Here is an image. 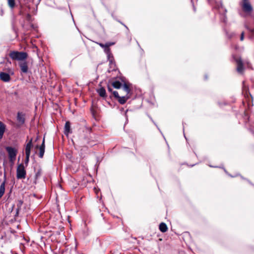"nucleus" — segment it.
Returning <instances> with one entry per match:
<instances>
[{
	"label": "nucleus",
	"mask_w": 254,
	"mask_h": 254,
	"mask_svg": "<svg viewBox=\"0 0 254 254\" xmlns=\"http://www.w3.org/2000/svg\"><path fill=\"white\" fill-rule=\"evenodd\" d=\"M6 150L8 152L9 157L11 161H13L15 159L16 153L17 150L13 147H6Z\"/></svg>",
	"instance_id": "4"
},
{
	"label": "nucleus",
	"mask_w": 254,
	"mask_h": 254,
	"mask_svg": "<svg viewBox=\"0 0 254 254\" xmlns=\"http://www.w3.org/2000/svg\"><path fill=\"white\" fill-rule=\"evenodd\" d=\"M243 8L245 11L247 12H250L252 10V6L248 2V0H244Z\"/></svg>",
	"instance_id": "6"
},
{
	"label": "nucleus",
	"mask_w": 254,
	"mask_h": 254,
	"mask_svg": "<svg viewBox=\"0 0 254 254\" xmlns=\"http://www.w3.org/2000/svg\"><path fill=\"white\" fill-rule=\"evenodd\" d=\"M20 68L21 70L23 72H26L28 70V67L27 64L25 63H22L20 64Z\"/></svg>",
	"instance_id": "13"
},
{
	"label": "nucleus",
	"mask_w": 254,
	"mask_h": 254,
	"mask_svg": "<svg viewBox=\"0 0 254 254\" xmlns=\"http://www.w3.org/2000/svg\"><path fill=\"white\" fill-rule=\"evenodd\" d=\"M5 129V125L1 122H0V139L2 137L3 133Z\"/></svg>",
	"instance_id": "9"
},
{
	"label": "nucleus",
	"mask_w": 254,
	"mask_h": 254,
	"mask_svg": "<svg viewBox=\"0 0 254 254\" xmlns=\"http://www.w3.org/2000/svg\"><path fill=\"white\" fill-rule=\"evenodd\" d=\"M0 78L2 81H8L10 79V76L7 73L1 72L0 73Z\"/></svg>",
	"instance_id": "8"
},
{
	"label": "nucleus",
	"mask_w": 254,
	"mask_h": 254,
	"mask_svg": "<svg viewBox=\"0 0 254 254\" xmlns=\"http://www.w3.org/2000/svg\"><path fill=\"white\" fill-rule=\"evenodd\" d=\"M159 229L162 232H165L168 230V227L166 224L164 223H161L159 226Z\"/></svg>",
	"instance_id": "11"
},
{
	"label": "nucleus",
	"mask_w": 254,
	"mask_h": 254,
	"mask_svg": "<svg viewBox=\"0 0 254 254\" xmlns=\"http://www.w3.org/2000/svg\"><path fill=\"white\" fill-rule=\"evenodd\" d=\"M112 44H107L105 46H104L103 44H100V45L102 47H108L109 46H110V45H111Z\"/></svg>",
	"instance_id": "21"
},
{
	"label": "nucleus",
	"mask_w": 254,
	"mask_h": 254,
	"mask_svg": "<svg viewBox=\"0 0 254 254\" xmlns=\"http://www.w3.org/2000/svg\"><path fill=\"white\" fill-rule=\"evenodd\" d=\"M112 44H107L105 46H104L103 44H100V45L102 47H108L109 46H110V45H111Z\"/></svg>",
	"instance_id": "20"
},
{
	"label": "nucleus",
	"mask_w": 254,
	"mask_h": 254,
	"mask_svg": "<svg viewBox=\"0 0 254 254\" xmlns=\"http://www.w3.org/2000/svg\"><path fill=\"white\" fill-rule=\"evenodd\" d=\"M97 91L100 96L105 97L106 96V91L104 88H100Z\"/></svg>",
	"instance_id": "14"
},
{
	"label": "nucleus",
	"mask_w": 254,
	"mask_h": 254,
	"mask_svg": "<svg viewBox=\"0 0 254 254\" xmlns=\"http://www.w3.org/2000/svg\"><path fill=\"white\" fill-rule=\"evenodd\" d=\"M112 85L115 88L119 89L121 87V84L119 81H115V82H113Z\"/></svg>",
	"instance_id": "16"
},
{
	"label": "nucleus",
	"mask_w": 254,
	"mask_h": 254,
	"mask_svg": "<svg viewBox=\"0 0 254 254\" xmlns=\"http://www.w3.org/2000/svg\"><path fill=\"white\" fill-rule=\"evenodd\" d=\"M121 91L123 92L121 93V92H120L121 94L123 95L122 97L119 95V93L117 91H114L113 94L116 97L118 98L119 102L123 104H124L128 98V94L129 92V87L127 84H125L122 88Z\"/></svg>",
	"instance_id": "1"
},
{
	"label": "nucleus",
	"mask_w": 254,
	"mask_h": 254,
	"mask_svg": "<svg viewBox=\"0 0 254 254\" xmlns=\"http://www.w3.org/2000/svg\"><path fill=\"white\" fill-rule=\"evenodd\" d=\"M243 39H244V34L242 33V35H241V41L243 40Z\"/></svg>",
	"instance_id": "22"
},
{
	"label": "nucleus",
	"mask_w": 254,
	"mask_h": 254,
	"mask_svg": "<svg viewBox=\"0 0 254 254\" xmlns=\"http://www.w3.org/2000/svg\"><path fill=\"white\" fill-rule=\"evenodd\" d=\"M32 140L31 139L27 143L25 147V154L30 155V151L32 147Z\"/></svg>",
	"instance_id": "5"
},
{
	"label": "nucleus",
	"mask_w": 254,
	"mask_h": 254,
	"mask_svg": "<svg viewBox=\"0 0 254 254\" xmlns=\"http://www.w3.org/2000/svg\"><path fill=\"white\" fill-rule=\"evenodd\" d=\"M8 3L10 7L13 8L15 5L14 0H8Z\"/></svg>",
	"instance_id": "17"
},
{
	"label": "nucleus",
	"mask_w": 254,
	"mask_h": 254,
	"mask_svg": "<svg viewBox=\"0 0 254 254\" xmlns=\"http://www.w3.org/2000/svg\"><path fill=\"white\" fill-rule=\"evenodd\" d=\"M5 191L4 183H3L0 186V198L3 195Z\"/></svg>",
	"instance_id": "15"
},
{
	"label": "nucleus",
	"mask_w": 254,
	"mask_h": 254,
	"mask_svg": "<svg viewBox=\"0 0 254 254\" xmlns=\"http://www.w3.org/2000/svg\"><path fill=\"white\" fill-rule=\"evenodd\" d=\"M29 157H30V155H26L25 163L26 164H27L28 163V162H29Z\"/></svg>",
	"instance_id": "19"
},
{
	"label": "nucleus",
	"mask_w": 254,
	"mask_h": 254,
	"mask_svg": "<svg viewBox=\"0 0 254 254\" xmlns=\"http://www.w3.org/2000/svg\"><path fill=\"white\" fill-rule=\"evenodd\" d=\"M9 56L12 59L17 60H23L27 58L26 53L15 51L11 52Z\"/></svg>",
	"instance_id": "2"
},
{
	"label": "nucleus",
	"mask_w": 254,
	"mask_h": 254,
	"mask_svg": "<svg viewBox=\"0 0 254 254\" xmlns=\"http://www.w3.org/2000/svg\"><path fill=\"white\" fill-rule=\"evenodd\" d=\"M64 133L66 135L70 133V124L68 122H66L64 127Z\"/></svg>",
	"instance_id": "10"
},
{
	"label": "nucleus",
	"mask_w": 254,
	"mask_h": 254,
	"mask_svg": "<svg viewBox=\"0 0 254 254\" xmlns=\"http://www.w3.org/2000/svg\"><path fill=\"white\" fill-rule=\"evenodd\" d=\"M108 90L110 92L112 91V89L110 87H108Z\"/></svg>",
	"instance_id": "23"
},
{
	"label": "nucleus",
	"mask_w": 254,
	"mask_h": 254,
	"mask_svg": "<svg viewBox=\"0 0 254 254\" xmlns=\"http://www.w3.org/2000/svg\"><path fill=\"white\" fill-rule=\"evenodd\" d=\"M16 175L18 179L25 178L26 171L23 164H20L17 166Z\"/></svg>",
	"instance_id": "3"
},
{
	"label": "nucleus",
	"mask_w": 254,
	"mask_h": 254,
	"mask_svg": "<svg viewBox=\"0 0 254 254\" xmlns=\"http://www.w3.org/2000/svg\"><path fill=\"white\" fill-rule=\"evenodd\" d=\"M17 119H18V121H19V122H20L21 123H24V119L21 114H18Z\"/></svg>",
	"instance_id": "18"
},
{
	"label": "nucleus",
	"mask_w": 254,
	"mask_h": 254,
	"mask_svg": "<svg viewBox=\"0 0 254 254\" xmlns=\"http://www.w3.org/2000/svg\"><path fill=\"white\" fill-rule=\"evenodd\" d=\"M237 63V70L239 72H241L243 70V65L241 60H238Z\"/></svg>",
	"instance_id": "12"
},
{
	"label": "nucleus",
	"mask_w": 254,
	"mask_h": 254,
	"mask_svg": "<svg viewBox=\"0 0 254 254\" xmlns=\"http://www.w3.org/2000/svg\"><path fill=\"white\" fill-rule=\"evenodd\" d=\"M39 151H40L39 156H40V157L42 158L44 155V152H45V139L44 138L43 139L42 144L39 147Z\"/></svg>",
	"instance_id": "7"
}]
</instances>
